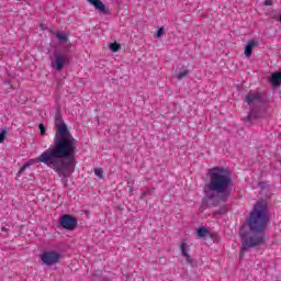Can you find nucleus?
<instances>
[{"label": "nucleus", "instance_id": "f257e3e1", "mask_svg": "<svg viewBox=\"0 0 281 281\" xmlns=\"http://www.w3.org/2000/svg\"><path fill=\"white\" fill-rule=\"evenodd\" d=\"M55 128L54 146L43 151L37 160L52 168L59 177H69L74 172V158L78 153V139L67 128L60 112L55 114Z\"/></svg>", "mask_w": 281, "mask_h": 281}, {"label": "nucleus", "instance_id": "f03ea898", "mask_svg": "<svg viewBox=\"0 0 281 281\" xmlns=\"http://www.w3.org/2000/svg\"><path fill=\"white\" fill-rule=\"evenodd\" d=\"M250 233H239L241 238V256L254 247L265 245V229L269 225V207L263 201L255 204L247 220Z\"/></svg>", "mask_w": 281, "mask_h": 281}, {"label": "nucleus", "instance_id": "7ed1b4c3", "mask_svg": "<svg viewBox=\"0 0 281 281\" xmlns=\"http://www.w3.org/2000/svg\"><path fill=\"white\" fill-rule=\"evenodd\" d=\"M209 182L203 187L204 203L207 207H218L232 196V176L223 167L207 170Z\"/></svg>", "mask_w": 281, "mask_h": 281}, {"label": "nucleus", "instance_id": "20e7f679", "mask_svg": "<svg viewBox=\"0 0 281 281\" xmlns=\"http://www.w3.org/2000/svg\"><path fill=\"white\" fill-rule=\"evenodd\" d=\"M40 258L46 267H54V265L60 262V254L57 251H44Z\"/></svg>", "mask_w": 281, "mask_h": 281}, {"label": "nucleus", "instance_id": "39448f33", "mask_svg": "<svg viewBox=\"0 0 281 281\" xmlns=\"http://www.w3.org/2000/svg\"><path fill=\"white\" fill-rule=\"evenodd\" d=\"M59 225H61L64 229L72 232V229H76L78 225V220L70 214H65L59 218Z\"/></svg>", "mask_w": 281, "mask_h": 281}, {"label": "nucleus", "instance_id": "423d86ee", "mask_svg": "<svg viewBox=\"0 0 281 281\" xmlns=\"http://www.w3.org/2000/svg\"><path fill=\"white\" fill-rule=\"evenodd\" d=\"M245 102L250 106V109H254L257 104H262V93L250 91L247 93Z\"/></svg>", "mask_w": 281, "mask_h": 281}, {"label": "nucleus", "instance_id": "0eeeda50", "mask_svg": "<svg viewBox=\"0 0 281 281\" xmlns=\"http://www.w3.org/2000/svg\"><path fill=\"white\" fill-rule=\"evenodd\" d=\"M69 61L67 55H56L55 59L52 61V67L56 71H61L63 67H65L66 63Z\"/></svg>", "mask_w": 281, "mask_h": 281}, {"label": "nucleus", "instance_id": "6e6552de", "mask_svg": "<svg viewBox=\"0 0 281 281\" xmlns=\"http://www.w3.org/2000/svg\"><path fill=\"white\" fill-rule=\"evenodd\" d=\"M258 117H260V113L258 112V110H256V108H250V112L247 117L244 119V122L245 124H254V122H256Z\"/></svg>", "mask_w": 281, "mask_h": 281}, {"label": "nucleus", "instance_id": "1a4fd4ad", "mask_svg": "<svg viewBox=\"0 0 281 281\" xmlns=\"http://www.w3.org/2000/svg\"><path fill=\"white\" fill-rule=\"evenodd\" d=\"M91 5L95 8V10H99V12H102L103 14H108L109 11L106 10V5H104V2L100 0H88Z\"/></svg>", "mask_w": 281, "mask_h": 281}, {"label": "nucleus", "instance_id": "9d476101", "mask_svg": "<svg viewBox=\"0 0 281 281\" xmlns=\"http://www.w3.org/2000/svg\"><path fill=\"white\" fill-rule=\"evenodd\" d=\"M254 47H256V41L250 40L245 47L246 58H251V54H254Z\"/></svg>", "mask_w": 281, "mask_h": 281}, {"label": "nucleus", "instance_id": "9b49d317", "mask_svg": "<svg viewBox=\"0 0 281 281\" xmlns=\"http://www.w3.org/2000/svg\"><path fill=\"white\" fill-rule=\"evenodd\" d=\"M270 82H271L272 87H280V85H281V71L272 74Z\"/></svg>", "mask_w": 281, "mask_h": 281}, {"label": "nucleus", "instance_id": "f8f14e48", "mask_svg": "<svg viewBox=\"0 0 281 281\" xmlns=\"http://www.w3.org/2000/svg\"><path fill=\"white\" fill-rule=\"evenodd\" d=\"M180 249H181L182 256L187 259V262L189 265H192V262H193L192 257H190V255L188 254V244L182 243L180 246Z\"/></svg>", "mask_w": 281, "mask_h": 281}, {"label": "nucleus", "instance_id": "ddd939ff", "mask_svg": "<svg viewBox=\"0 0 281 281\" xmlns=\"http://www.w3.org/2000/svg\"><path fill=\"white\" fill-rule=\"evenodd\" d=\"M198 238H205L206 236H210V229H207L205 226H202L196 232Z\"/></svg>", "mask_w": 281, "mask_h": 281}, {"label": "nucleus", "instance_id": "4468645a", "mask_svg": "<svg viewBox=\"0 0 281 281\" xmlns=\"http://www.w3.org/2000/svg\"><path fill=\"white\" fill-rule=\"evenodd\" d=\"M224 214H227V206H222L214 212L215 218H220V216H223Z\"/></svg>", "mask_w": 281, "mask_h": 281}, {"label": "nucleus", "instance_id": "2eb2a0df", "mask_svg": "<svg viewBox=\"0 0 281 281\" xmlns=\"http://www.w3.org/2000/svg\"><path fill=\"white\" fill-rule=\"evenodd\" d=\"M55 36L59 43H67V41H69V37L65 33H56Z\"/></svg>", "mask_w": 281, "mask_h": 281}, {"label": "nucleus", "instance_id": "dca6fc26", "mask_svg": "<svg viewBox=\"0 0 281 281\" xmlns=\"http://www.w3.org/2000/svg\"><path fill=\"white\" fill-rule=\"evenodd\" d=\"M153 192H155V188H147L145 191L140 193V199H146V196H151Z\"/></svg>", "mask_w": 281, "mask_h": 281}, {"label": "nucleus", "instance_id": "f3484780", "mask_svg": "<svg viewBox=\"0 0 281 281\" xmlns=\"http://www.w3.org/2000/svg\"><path fill=\"white\" fill-rule=\"evenodd\" d=\"M122 45H120L119 43H111L110 44V49L111 52H120Z\"/></svg>", "mask_w": 281, "mask_h": 281}, {"label": "nucleus", "instance_id": "a211bd4d", "mask_svg": "<svg viewBox=\"0 0 281 281\" xmlns=\"http://www.w3.org/2000/svg\"><path fill=\"white\" fill-rule=\"evenodd\" d=\"M94 175L95 177H99V179H104V171L102 170V168H97L94 170Z\"/></svg>", "mask_w": 281, "mask_h": 281}, {"label": "nucleus", "instance_id": "6ab92c4d", "mask_svg": "<svg viewBox=\"0 0 281 281\" xmlns=\"http://www.w3.org/2000/svg\"><path fill=\"white\" fill-rule=\"evenodd\" d=\"M189 74H190L189 70L180 71V72L177 75V78H178V80H183V78H186V76H188Z\"/></svg>", "mask_w": 281, "mask_h": 281}, {"label": "nucleus", "instance_id": "aec40b11", "mask_svg": "<svg viewBox=\"0 0 281 281\" xmlns=\"http://www.w3.org/2000/svg\"><path fill=\"white\" fill-rule=\"evenodd\" d=\"M5 135H8V130H0V144L4 142Z\"/></svg>", "mask_w": 281, "mask_h": 281}, {"label": "nucleus", "instance_id": "412c9836", "mask_svg": "<svg viewBox=\"0 0 281 281\" xmlns=\"http://www.w3.org/2000/svg\"><path fill=\"white\" fill-rule=\"evenodd\" d=\"M38 128H40V132H41V135H46L47 133V127H45V125L43 123H41L38 125Z\"/></svg>", "mask_w": 281, "mask_h": 281}, {"label": "nucleus", "instance_id": "4be33fe9", "mask_svg": "<svg viewBox=\"0 0 281 281\" xmlns=\"http://www.w3.org/2000/svg\"><path fill=\"white\" fill-rule=\"evenodd\" d=\"M164 36V27L158 29V32L156 34L157 38H161Z\"/></svg>", "mask_w": 281, "mask_h": 281}, {"label": "nucleus", "instance_id": "5701e85b", "mask_svg": "<svg viewBox=\"0 0 281 281\" xmlns=\"http://www.w3.org/2000/svg\"><path fill=\"white\" fill-rule=\"evenodd\" d=\"M27 168H30V162H26V164L20 169V171H19L18 175H21L22 172H25V170H26Z\"/></svg>", "mask_w": 281, "mask_h": 281}, {"label": "nucleus", "instance_id": "b1692460", "mask_svg": "<svg viewBox=\"0 0 281 281\" xmlns=\"http://www.w3.org/2000/svg\"><path fill=\"white\" fill-rule=\"evenodd\" d=\"M265 5H273V1L272 0H266Z\"/></svg>", "mask_w": 281, "mask_h": 281}, {"label": "nucleus", "instance_id": "393cba45", "mask_svg": "<svg viewBox=\"0 0 281 281\" xmlns=\"http://www.w3.org/2000/svg\"><path fill=\"white\" fill-rule=\"evenodd\" d=\"M279 21H280V23H281V13H280V16H279Z\"/></svg>", "mask_w": 281, "mask_h": 281}]
</instances>
